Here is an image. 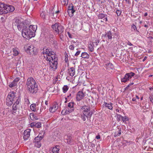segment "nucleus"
Masks as SVG:
<instances>
[{"label":"nucleus","instance_id":"f257e3e1","mask_svg":"<svg viewBox=\"0 0 153 153\" xmlns=\"http://www.w3.org/2000/svg\"><path fill=\"white\" fill-rule=\"evenodd\" d=\"M29 92L31 94H35L38 90V85L35 79L32 77L28 78L26 83Z\"/></svg>","mask_w":153,"mask_h":153},{"label":"nucleus","instance_id":"f03ea898","mask_svg":"<svg viewBox=\"0 0 153 153\" xmlns=\"http://www.w3.org/2000/svg\"><path fill=\"white\" fill-rule=\"evenodd\" d=\"M16 93L13 91L10 92L6 98V105L8 106H11L13 103L19 104L20 101L19 97H16Z\"/></svg>","mask_w":153,"mask_h":153},{"label":"nucleus","instance_id":"7ed1b4c3","mask_svg":"<svg viewBox=\"0 0 153 153\" xmlns=\"http://www.w3.org/2000/svg\"><path fill=\"white\" fill-rule=\"evenodd\" d=\"M14 10L15 7L13 6L0 2V15L13 12Z\"/></svg>","mask_w":153,"mask_h":153},{"label":"nucleus","instance_id":"20e7f679","mask_svg":"<svg viewBox=\"0 0 153 153\" xmlns=\"http://www.w3.org/2000/svg\"><path fill=\"white\" fill-rule=\"evenodd\" d=\"M46 60L49 62L50 67L54 69H56L57 68V58L56 57V55H53L51 57H46Z\"/></svg>","mask_w":153,"mask_h":153},{"label":"nucleus","instance_id":"39448f33","mask_svg":"<svg viewBox=\"0 0 153 153\" xmlns=\"http://www.w3.org/2000/svg\"><path fill=\"white\" fill-rule=\"evenodd\" d=\"M23 37L26 39H30L35 36V34L30 31L29 28L27 27L25 29H23L22 32Z\"/></svg>","mask_w":153,"mask_h":153},{"label":"nucleus","instance_id":"423d86ee","mask_svg":"<svg viewBox=\"0 0 153 153\" xmlns=\"http://www.w3.org/2000/svg\"><path fill=\"white\" fill-rule=\"evenodd\" d=\"M51 27L58 34H62L63 33L64 27L59 23L52 25Z\"/></svg>","mask_w":153,"mask_h":153},{"label":"nucleus","instance_id":"0eeeda50","mask_svg":"<svg viewBox=\"0 0 153 153\" xmlns=\"http://www.w3.org/2000/svg\"><path fill=\"white\" fill-rule=\"evenodd\" d=\"M81 108L83 110V114L86 116V117L87 118H90L93 113L92 111L90 110V107L84 105L81 106Z\"/></svg>","mask_w":153,"mask_h":153},{"label":"nucleus","instance_id":"6e6552de","mask_svg":"<svg viewBox=\"0 0 153 153\" xmlns=\"http://www.w3.org/2000/svg\"><path fill=\"white\" fill-rule=\"evenodd\" d=\"M43 54H46V57H51L53 56V55H54L55 54L54 52L52 51V49L50 48H44L43 49Z\"/></svg>","mask_w":153,"mask_h":153},{"label":"nucleus","instance_id":"1a4fd4ad","mask_svg":"<svg viewBox=\"0 0 153 153\" xmlns=\"http://www.w3.org/2000/svg\"><path fill=\"white\" fill-rule=\"evenodd\" d=\"M135 74L134 73L132 72L126 74L124 77L123 78H121V82H126L131 79L132 77L134 76Z\"/></svg>","mask_w":153,"mask_h":153},{"label":"nucleus","instance_id":"9d476101","mask_svg":"<svg viewBox=\"0 0 153 153\" xmlns=\"http://www.w3.org/2000/svg\"><path fill=\"white\" fill-rule=\"evenodd\" d=\"M116 34L115 33H113L111 32V31L110 30L107 31V32H106L105 34H102V36H104L105 37H107V39L108 40H111L113 38L112 35Z\"/></svg>","mask_w":153,"mask_h":153},{"label":"nucleus","instance_id":"9b49d317","mask_svg":"<svg viewBox=\"0 0 153 153\" xmlns=\"http://www.w3.org/2000/svg\"><path fill=\"white\" fill-rule=\"evenodd\" d=\"M74 109L67 107L62 111V113L63 114H70L73 111Z\"/></svg>","mask_w":153,"mask_h":153},{"label":"nucleus","instance_id":"f8f14e48","mask_svg":"<svg viewBox=\"0 0 153 153\" xmlns=\"http://www.w3.org/2000/svg\"><path fill=\"white\" fill-rule=\"evenodd\" d=\"M84 96L85 94L82 91H79L76 95V100L78 101H79L83 99Z\"/></svg>","mask_w":153,"mask_h":153},{"label":"nucleus","instance_id":"ddd939ff","mask_svg":"<svg viewBox=\"0 0 153 153\" xmlns=\"http://www.w3.org/2000/svg\"><path fill=\"white\" fill-rule=\"evenodd\" d=\"M30 131L31 130L30 129H27L23 133V138L25 140H27L29 137Z\"/></svg>","mask_w":153,"mask_h":153},{"label":"nucleus","instance_id":"4468645a","mask_svg":"<svg viewBox=\"0 0 153 153\" xmlns=\"http://www.w3.org/2000/svg\"><path fill=\"white\" fill-rule=\"evenodd\" d=\"M20 79L19 77L16 78L13 82L10 83H9V86L10 88H12L13 87L16 86L18 82L19 81Z\"/></svg>","mask_w":153,"mask_h":153},{"label":"nucleus","instance_id":"2eb2a0df","mask_svg":"<svg viewBox=\"0 0 153 153\" xmlns=\"http://www.w3.org/2000/svg\"><path fill=\"white\" fill-rule=\"evenodd\" d=\"M30 48L31 49L30 51H28V52H27L30 55L33 56V55H36V54L37 52L35 50V48L33 45H31L30 46Z\"/></svg>","mask_w":153,"mask_h":153},{"label":"nucleus","instance_id":"dca6fc26","mask_svg":"<svg viewBox=\"0 0 153 153\" xmlns=\"http://www.w3.org/2000/svg\"><path fill=\"white\" fill-rule=\"evenodd\" d=\"M65 141L68 144H71L73 141V137L71 136H65Z\"/></svg>","mask_w":153,"mask_h":153},{"label":"nucleus","instance_id":"f3484780","mask_svg":"<svg viewBox=\"0 0 153 153\" xmlns=\"http://www.w3.org/2000/svg\"><path fill=\"white\" fill-rule=\"evenodd\" d=\"M19 25L17 28L19 30L22 31V32L23 29H25L27 27L26 24L23 22H20Z\"/></svg>","mask_w":153,"mask_h":153},{"label":"nucleus","instance_id":"a211bd4d","mask_svg":"<svg viewBox=\"0 0 153 153\" xmlns=\"http://www.w3.org/2000/svg\"><path fill=\"white\" fill-rule=\"evenodd\" d=\"M20 22V21L18 19H14L12 24L13 28H16V27H18V26L19 25Z\"/></svg>","mask_w":153,"mask_h":153},{"label":"nucleus","instance_id":"6ab92c4d","mask_svg":"<svg viewBox=\"0 0 153 153\" xmlns=\"http://www.w3.org/2000/svg\"><path fill=\"white\" fill-rule=\"evenodd\" d=\"M58 108V106L57 104H55L53 105L49 109V111L50 112L53 113L57 110Z\"/></svg>","mask_w":153,"mask_h":153},{"label":"nucleus","instance_id":"aec40b11","mask_svg":"<svg viewBox=\"0 0 153 153\" xmlns=\"http://www.w3.org/2000/svg\"><path fill=\"white\" fill-rule=\"evenodd\" d=\"M68 73L69 75L71 76H73L75 74V68L73 67L70 68L68 69Z\"/></svg>","mask_w":153,"mask_h":153},{"label":"nucleus","instance_id":"412c9836","mask_svg":"<svg viewBox=\"0 0 153 153\" xmlns=\"http://www.w3.org/2000/svg\"><path fill=\"white\" fill-rule=\"evenodd\" d=\"M107 15L104 14V13H100L99 14L98 16V18L99 19H102L103 18H105L104 20L105 19V21H107Z\"/></svg>","mask_w":153,"mask_h":153},{"label":"nucleus","instance_id":"4be33fe9","mask_svg":"<svg viewBox=\"0 0 153 153\" xmlns=\"http://www.w3.org/2000/svg\"><path fill=\"white\" fill-rule=\"evenodd\" d=\"M60 149V147L58 145H56L55 147L52 149V153H58Z\"/></svg>","mask_w":153,"mask_h":153},{"label":"nucleus","instance_id":"5701e85b","mask_svg":"<svg viewBox=\"0 0 153 153\" xmlns=\"http://www.w3.org/2000/svg\"><path fill=\"white\" fill-rule=\"evenodd\" d=\"M113 104L111 103H107L105 102L104 104V105L105 107L106 108H108L112 110L113 108Z\"/></svg>","mask_w":153,"mask_h":153},{"label":"nucleus","instance_id":"b1692460","mask_svg":"<svg viewBox=\"0 0 153 153\" xmlns=\"http://www.w3.org/2000/svg\"><path fill=\"white\" fill-rule=\"evenodd\" d=\"M29 28L30 29V31L35 33V32L37 29V26L36 25H30Z\"/></svg>","mask_w":153,"mask_h":153},{"label":"nucleus","instance_id":"393cba45","mask_svg":"<svg viewBox=\"0 0 153 153\" xmlns=\"http://www.w3.org/2000/svg\"><path fill=\"white\" fill-rule=\"evenodd\" d=\"M43 137L41 136H39V135L38 136L36 137L34 139V142H40V141L43 139Z\"/></svg>","mask_w":153,"mask_h":153},{"label":"nucleus","instance_id":"a878e982","mask_svg":"<svg viewBox=\"0 0 153 153\" xmlns=\"http://www.w3.org/2000/svg\"><path fill=\"white\" fill-rule=\"evenodd\" d=\"M81 56L84 59H88L90 56L87 53L84 52L82 53Z\"/></svg>","mask_w":153,"mask_h":153},{"label":"nucleus","instance_id":"bb28decb","mask_svg":"<svg viewBox=\"0 0 153 153\" xmlns=\"http://www.w3.org/2000/svg\"><path fill=\"white\" fill-rule=\"evenodd\" d=\"M30 117L31 120H37L38 118L33 113H30Z\"/></svg>","mask_w":153,"mask_h":153},{"label":"nucleus","instance_id":"cd10ccee","mask_svg":"<svg viewBox=\"0 0 153 153\" xmlns=\"http://www.w3.org/2000/svg\"><path fill=\"white\" fill-rule=\"evenodd\" d=\"M94 44L93 43L88 44V47L89 51L91 52H93L94 51Z\"/></svg>","mask_w":153,"mask_h":153},{"label":"nucleus","instance_id":"c85d7f7f","mask_svg":"<svg viewBox=\"0 0 153 153\" xmlns=\"http://www.w3.org/2000/svg\"><path fill=\"white\" fill-rule=\"evenodd\" d=\"M74 102H71L68 103L67 107H68L70 108L74 109Z\"/></svg>","mask_w":153,"mask_h":153},{"label":"nucleus","instance_id":"c756f323","mask_svg":"<svg viewBox=\"0 0 153 153\" xmlns=\"http://www.w3.org/2000/svg\"><path fill=\"white\" fill-rule=\"evenodd\" d=\"M74 8V6L73 4L71 3L70 4H69V6L68 7V13H69L70 12V11L71 10H72V9H73Z\"/></svg>","mask_w":153,"mask_h":153},{"label":"nucleus","instance_id":"7c9ffc66","mask_svg":"<svg viewBox=\"0 0 153 153\" xmlns=\"http://www.w3.org/2000/svg\"><path fill=\"white\" fill-rule=\"evenodd\" d=\"M69 89V87L67 85H64L62 88L63 92L64 93H65L67 92Z\"/></svg>","mask_w":153,"mask_h":153},{"label":"nucleus","instance_id":"2f4dec72","mask_svg":"<svg viewBox=\"0 0 153 153\" xmlns=\"http://www.w3.org/2000/svg\"><path fill=\"white\" fill-rule=\"evenodd\" d=\"M75 10L74 9L71 10L70 12L68 13L69 16L70 17H72L74 16V13L75 12Z\"/></svg>","mask_w":153,"mask_h":153},{"label":"nucleus","instance_id":"473e14b6","mask_svg":"<svg viewBox=\"0 0 153 153\" xmlns=\"http://www.w3.org/2000/svg\"><path fill=\"white\" fill-rule=\"evenodd\" d=\"M36 107V104H31L30 106V108L31 109L34 111H36V109L35 108Z\"/></svg>","mask_w":153,"mask_h":153},{"label":"nucleus","instance_id":"72a5a7b5","mask_svg":"<svg viewBox=\"0 0 153 153\" xmlns=\"http://www.w3.org/2000/svg\"><path fill=\"white\" fill-rule=\"evenodd\" d=\"M68 0H62L61 3L62 4L65 6L68 5Z\"/></svg>","mask_w":153,"mask_h":153},{"label":"nucleus","instance_id":"f704fd0d","mask_svg":"<svg viewBox=\"0 0 153 153\" xmlns=\"http://www.w3.org/2000/svg\"><path fill=\"white\" fill-rule=\"evenodd\" d=\"M35 127L36 128H39L41 127L42 124L40 122L35 123Z\"/></svg>","mask_w":153,"mask_h":153},{"label":"nucleus","instance_id":"c9c22d12","mask_svg":"<svg viewBox=\"0 0 153 153\" xmlns=\"http://www.w3.org/2000/svg\"><path fill=\"white\" fill-rule=\"evenodd\" d=\"M34 142L35 143V146L36 147L39 148L41 147V143L40 142Z\"/></svg>","mask_w":153,"mask_h":153},{"label":"nucleus","instance_id":"e433bc0d","mask_svg":"<svg viewBox=\"0 0 153 153\" xmlns=\"http://www.w3.org/2000/svg\"><path fill=\"white\" fill-rule=\"evenodd\" d=\"M30 46V45H27L24 47L25 50L26 52H28V51H30V49H31L30 48H29Z\"/></svg>","mask_w":153,"mask_h":153},{"label":"nucleus","instance_id":"4c0bfd02","mask_svg":"<svg viewBox=\"0 0 153 153\" xmlns=\"http://www.w3.org/2000/svg\"><path fill=\"white\" fill-rule=\"evenodd\" d=\"M40 16L42 18L45 19H46L45 12L42 11V13H41L40 14Z\"/></svg>","mask_w":153,"mask_h":153},{"label":"nucleus","instance_id":"58836bf2","mask_svg":"<svg viewBox=\"0 0 153 153\" xmlns=\"http://www.w3.org/2000/svg\"><path fill=\"white\" fill-rule=\"evenodd\" d=\"M128 119L127 116H125L124 117L123 116L122 120L123 122H125L126 121H128Z\"/></svg>","mask_w":153,"mask_h":153},{"label":"nucleus","instance_id":"ea45409f","mask_svg":"<svg viewBox=\"0 0 153 153\" xmlns=\"http://www.w3.org/2000/svg\"><path fill=\"white\" fill-rule=\"evenodd\" d=\"M117 120L118 121H120L121 119L122 120V118H123V116H121L120 115V114H117Z\"/></svg>","mask_w":153,"mask_h":153},{"label":"nucleus","instance_id":"a19ab883","mask_svg":"<svg viewBox=\"0 0 153 153\" xmlns=\"http://www.w3.org/2000/svg\"><path fill=\"white\" fill-rule=\"evenodd\" d=\"M13 55L16 56L18 54L19 52L16 50L15 49H14L13 50Z\"/></svg>","mask_w":153,"mask_h":153},{"label":"nucleus","instance_id":"79ce46f5","mask_svg":"<svg viewBox=\"0 0 153 153\" xmlns=\"http://www.w3.org/2000/svg\"><path fill=\"white\" fill-rule=\"evenodd\" d=\"M86 116L84 114H82L81 116V118L84 121H85L86 120Z\"/></svg>","mask_w":153,"mask_h":153},{"label":"nucleus","instance_id":"37998d69","mask_svg":"<svg viewBox=\"0 0 153 153\" xmlns=\"http://www.w3.org/2000/svg\"><path fill=\"white\" fill-rule=\"evenodd\" d=\"M13 104L12 106V109L17 110V105L16 103H13Z\"/></svg>","mask_w":153,"mask_h":153},{"label":"nucleus","instance_id":"c03bdc74","mask_svg":"<svg viewBox=\"0 0 153 153\" xmlns=\"http://www.w3.org/2000/svg\"><path fill=\"white\" fill-rule=\"evenodd\" d=\"M116 13L117 14V16H120V14L121 13V11L119 10H117L116 11Z\"/></svg>","mask_w":153,"mask_h":153},{"label":"nucleus","instance_id":"a18cd8bd","mask_svg":"<svg viewBox=\"0 0 153 153\" xmlns=\"http://www.w3.org/2000/svg\"><path fill=\"white\" fill-rule=\"evenodd\" d=\"M121 130L120 129H119L118 130V133L117 132V134H116V133H115V135H116V136H120L121 134Z\"/></svg>","mask_w":153,"mask_h":153},{"label":"nucleus","instance_id":"49530a36","mask_svg":"<svg viewBox=\"0 0 153 153\" xmlns=\"http://www.w3.org/2000/svg\"><path fill=\"white\" fill-rule=\"evenodd\" d=\"M74 45H71L69 46V48L71 50H73L74 49Z\"/></svg>","mask_w":153,"mask_h":153},{"label":"nucleus","instance_id":"de8ad7c7","mask_svg":"<svg viewBox=\"0 0 153 153\" xmlns=\"http://www.w3.org/2000/svg\"><path fill=\"white\" fill-rule=\"evenodd\" d=\"M131 29L132 30L133 29L134 30H135L137 29L136 27L134 25H132Z\"/></svg>","mask_w":153,"mask_h":153},{"label":"nucleus","instance_id":"09e8293b","mask_svg":"<svg viewBox=\"0 0 153 153\" xmlns=\"http://www.w3.org/2000/svg\"><path fill=\"white\" fill-rule=\"evenodd\" d=\"M11 113L12 114H13L14 115H15L16 114V110H13L12 109L11 111Z\"/></svg>","mask_w":153,"mask_h":153},{"label":"nucleus","instance_id":"8fccbe9b","mask_svg":"<svg viewBox=\"0 0 153 153\" xmlns=\"http://www.w3.org/2000/svg\"><path fill=\"white\" fill-rule=\"evenodd\" d=\"M80 52H81L80 51H77L76 52L75 54V56H78L79 55V54Z\"/></svg>","mask_w":153,"mask_h":153},{"label":"nucleus","instance_id":"3c124183","mask_svg":"<svg viewBox=\"0 0 153 153\" xmlns=\"http://www.w3.org/2000/svg\"><path fill=\"white\" fill-rule=\"evenodd\" d=\"M35 122H33L30 124V126L31 127H34L35 126Z\"/></svg>","mask_w":153,"mask_h":153},{"label":"nucleus","instance_id":"603ef678","mask_svg":"<svg viewBox=\"0 0 153 153\" xmlns=\"http://www.w3.org/2000/svg\"><path fill=\"white\" fill-rule=\"evenodd\" d=\"M97 1L99 4H102L105 1V0H97Z\"/></svg>","mask_w":153,"mask_h":153},{"label":"nucleus","instance_id":"864d4df0","mask_svg":"<svg viewBox=\"0 0 153 153\" xmlns=\"http://www.w3.org/2000/svg\"><path fill=\"white\" fill-rule=\"evenodd\" d=\"M99 43V40H96L95 41V42H94L93 43L97 46L98 45V44Z\"/></svg>","mask_w":153,"mask_h":153},{"label":"nucleus","instance_id":"5fc2aeb1","mask_svg":"<svg viewBox=\"0 0 153 153\" xmlns=\"http://www.w3.org/2000/svg\"><path fill=\"white\" fill-rule=\"evenodd\" d=\"M149 99L152 102H153V95L149 97Z\"/></svg>","mask_w":153,"mask_h":153},{"label":"nucleus","instance_id":"6e6d98bb","mask_svg":"<svg viewBox=\"0 0 153 153\" xmlns=\"http://www.w3.org/2000/svg\"><path fill=\"white\" fill-rule=\"evenodd\" d=\"M108 65L112 69L113 68V65L111 63H108Z\"/></svg>","mask_w":153,"mask_h":153},{"label":"nucleus","instance_id":"4d7b16f0","mask_svg":"<svg viewBox=\"0 0 153 153\" xmlns=\"http://www.w3.org/2000/svg\"><path fill=\"white\" fill-rule=\"evenodd\" d=\"M67 33L68 36L70 38H72L71 35V34L69 32H68Z\"/></svg>","mask_w":153,"mask_h":153},{"label":"nucleus","instance_id":"13d9d810","mask_svg":"<svg viewBox=\"0 0 153 153\" xmlns=\"http://www.w3.org/2000/svg\"><path fill=\"white\" fill-rule=\"evenodd\" d=\"M96 138L97 139H99L100 138V135H98L96 136Z\"/></svg>","mask_w":153,"mask_h":153},{"label":"nucleus","instance_id":"bf43d9fd","mask_svg":"<svg viewBox=\"0 0 153 153\" xmlns=\"http://www.w3.org/2000/svg\"><path fill=\"white\" fill-rule=\"evenodd\" d=\"M70 97H71L70 98V99L72 97L71 94V93H70L67 96L68 98H69Z\"/></svg>","mask_w":153,"mask_h":153},{"label":"nucleus","instance_id":"052dcab7","mask_svg":"<svg viewBox=\"0 0 153 153\" xmlns=\"http://www.w3.org/2000/svg\"><path fill=\"white\" fill-rule=\"evenodd\" d=\"M62 34H59V37L61 39H62V37H63V35H62Z\"/></svg>","mask_w":153,"mask_h":153},{"label":"nucleus","instance_id":"680f3d73","mask_svg":"<svg viewBox=\"0 0 153 153\" xmlns=\"http://www.w3.org/2000/svg\"><path fill=\"white\" fill-rule=\"evenodd\" d=\"M127 44L128 45H130V46H131V45H133L130 42H128Z\"/></svg>","mask_w":153,"mask_h":153},{"label":"nucleus","instance_id":"e2e57ef3","mask_svg":"<svg viewBox=\"0 0 153 153\" xmlns=\"http://www.w3.org/2000/svg\"><path fill=\"white\" fill-rule=\"evenodd\" d=\"M132 100L133 101H136V98L134 97L132 99Z\"/></svg>","mask_w":153,"mask_h":153},{"label":"nucleus","instance_id":"0e129e2a","mask_svg":"<svg viewBox=\"0 0 153 153\" xmlns=\"http://www.w3.org/2000/svg\"><path fill=\"white\" fill-rule=\"evenodd\" d=\"M134 84V83L132 82L130 83L128 85V87H129L131 85H132Z\"/></svg>","mask_w":153,"mask_h":153},{"label":"nucleus","instance_id":"69168bd1","mask_svg":"<svg viewBox=\"0 0 153 153\" xmlns=\"http://www.w3.org/2000/svg\"><path fill=\"white\" fill-rule=\"evenodd\" d=\"M95 146V145L94 144V143H92L91 144V146L92 147H94Z\"/></svg>","mask_w":153,"mask_h":153},{"label":"nucleus","instance_id":"338daca9","mask_svg":"<svg viewBox=\"0 0 153 153\" xmlns=\"http://www.w3.org/2000/svg\"><path fill=\"white\" fill-rule=\"evenodd\" d=\"M68 58L67 57H65V61L66 62H67V61H68Z\"/></svg>","mask_w":153,"mask_h":153},{"label":"nucleus","instance_id":"774afa93","mask_svg":"<svg viewBox=\"0 0 153 153\" xmlns=\"http://www.w3.org/2000/svg\"><path fill=\"white\" fill-rule=\"evenodd\" d=\"M48 101L47 100H46L45 102V104L46 105H48Z\"/></svg>","mask_w":153,"mask_h":153}]
</instances>
